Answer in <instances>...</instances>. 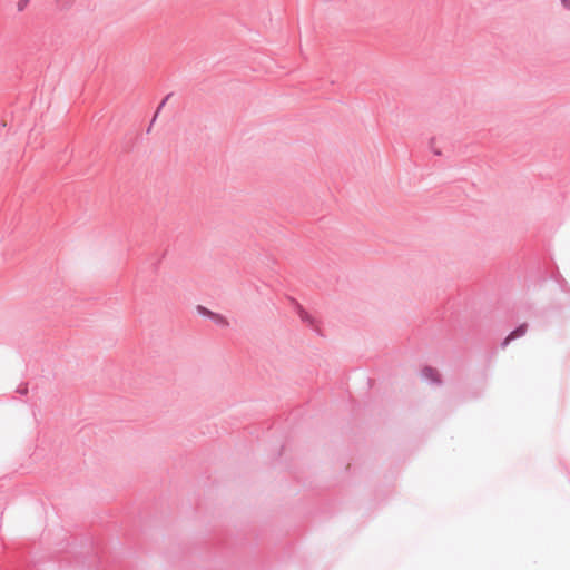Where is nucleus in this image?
I'll return each instance as SVG.
<instances>
[{
  "mask_svg": "<svg viewBox=\"0 0 570 570\" xmlns=\"http://www.w3.org/2000/svg\"><path fill=\"white\" fill-rule=\"evenodd\" d=\"M29 1L30 0H18V2H17V10L19 12L23 11L27 8Z\"/></svg>",
  "mask_w": 570,
  "mask_h": 570,
  "instance_id": "6",
  "label": "nucleus"
},
{
  "mask_svg": "<svg viewBox=\"0 0 570 570\" xmlns=\"http://www.w3.org/2000/svg\"><path fill=\"white\" fill-rule=\"evenodd\" d=\"M296 312L299 316V318L308 324L313 323V317L301 306L298 303H295Z\"/></svg>",
  "mask_w": 570,
  "mask_h": 570,
  "instance_id": "4",
  "label": "nucleus"
},
{
  "mask_svg": "<svg viewBox=\"0 0 570 570\" xmlns=\"http://www.w3.org/2000/svg\"><path fill=\"white\" fill-rule=\"evenodd\" d=\"M562 6L564 9L570 11V0H561Z\"/></svg>",
  "mask_w": 570,
  "mask_h": 570,
  "instance_id": "9",
  "label": "nucleus"
},
{
  "mask_svg": "<svg viewBox=\"0 0 570 570\" xmlns=\"http://www.w3.org/2000/svg\"><path fill=\"white\" fill-rule=\"evenodd\" d=\"M196 309H197V313L200 316L209 318L214 324H216L218 326L227 327L229 325V323L226 320V317L223 316L222 314L215 313V312H213V311H210L207 307L202 306V305H198L196 307Z\"/></svg>",
  "mask_w": 570,
  "mask_h": 570,
  "instance_id": "1",
  "label": "nucleus"
},
{
  "mask_svg": "<svg viewBox=\"0 0 570 570\" xmlns=\"http://www.w3.org/2000/svg\"><path fill=\"white\" fill-rule=\"evenodd\" d=\"M434 140H435V138H431V141H430V144H431V149H432V151H433V154H434L435 156H441V154H442V153H441V150H440L439 148L433 147V142H434Z\"/></svg>",
  "mask_w": 570,
  "mask_h": 570,
  "instance_id": "7",
  "label": "nucleus"
},
{
  "mask_svg": "<svg viewBox=\"0 0 570 570\" xmlns=\"http://www.w3.org/2000/svg\"><path fill=\"white\" fill-rule=\"evenodd\" d=\"M17 392H18L19 394H27V393H28V386H27V384H22V385H20V386L17 389Z\"/></svg>",
  "mask_w": 570,
  "mask_h": 570,
  "instance_id": "8",
  "label": "nucleus"
},
{
  "mask_svg": "<svg viewBox=\"0 0 570 570\" xmlns=\"http://www.w3.org/2000/svg\"><path fill=\"white\" fill-rule=\"evenodd\" d=\"M153 125H154V122H153V120H151V121H150L149 127L147 128V134H149V132H150Z\"/></svg>",
  "mask_w": 570,
  "mask_h": 570,
  "instance_id": "10",
  "label": "nucleus"
},
{
  "mask_svg": "<svg viewBox=\"0 0 570 570\" xmlns=\"http://www.w3.org/2000/svg\"><path fill=\"white\" fill-rule=\"evenodd\" d=\"M421 376L423 380L432 383V384H441V379L436 370L431 366H424L421 371Z\"/></svg>",
  "mask_w": 570,
  "mask_h": 570,
  "instance_id": "3",
  "label": "nucleus"
},
{
  "mask_svg": "<svg viewBox=\"0 0 570 570\" xmlns=\"http://www.w3.org/2000/svg\"><path fill=\"white\" fill-rule=\"evenodd\" d=\"M528 330V324L522 323L519 326H517L513 331L509 333V335L502 341L501 347L504 348L509 345V343L513 340H517L519 337H522Z\"/></svg>",
  "mask_w": 570,
  "mask_h": 570,
  "instance_id": "2",
  "label": "nucleus"
},
{
  "mask_svg": "<svg viewBox=\"0 0 570 570\" xmlns=\"http://www.w3.org/2000/svg\"><path fill=\"white\" fill-rule=\"evenodd\" d=\"M173 96V94H168L163 100L159 104L154 117H153V122L156 121L157 117H158V114L160 112L161 108L166 105V102L168 101V99Z\"/></svg>",
  "mask_w": 570,
  "mask_h": 570,
  "instance_id": "5",
  "label": "nucleus"
}]
</instances>
